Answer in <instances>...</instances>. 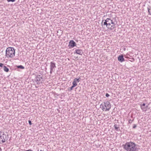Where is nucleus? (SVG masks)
<instances>
[{
    "label": "nucleus",
    "instance_id": "nucleus-23",
    "mask_svg": "<svg viewBox=\"0 0 151 151\" xmlns=\"http://www.w3.org/2000/svg\"><path fill=\"white\" fill-rule=\"evenodd\" d=\"M137 127V126L136 125V124H134L133 125V128L134 129V128H135Z\"/></svg>",
    "mask_w": 151,
    "mask_h": 151
},
{
    "label": "nucleus",
    "instance_id": "nucleus-15",
    "mask_svg": "<svg viewBox=\"0 0 151 151\" xmlns=\"http://www.w3.org/2000/svg\"><path fill=\"white\" fill-rule=\"evenodd\" d=\"M17 68H20L21 69H24V67L22 65L17 66Z\"/></svg>",
    "mask_w": 151,
    "mask_h": 151
},
{
    "label": "nucleus",
    "instance_id": "nucleus-26",
    "mask_svg": "<svg viewBox=\"0 0 151 151\" xmlns=\"http://www.w3.org/2000/svg\"><path fill=\"white\" fill-rule=\"evenodd\" d=\"M25 151H32V150L31 149H29L28 150H26Z\"/></svg>",
    "mask_w": 151,
    "mask_h": 151
},
{
    "label": "nucleus",
    "instance_id": "nucleus-28",
    "mask_svg": "<svg viewBox=\"0 0 151 151\" xmlns=\"http://www.w3.org/2000/svg\"><path fill=\"white\" fill-rule=\"evenodd\" d=\"M40 151H43L42 150H40Z\"/></svg>",
    "mask_w": 151,
    "mask_h": 151
},
{
    "label": "nucleus",
    "instance_id": "nucleus-27",
    "mask_svg": "<svg viewBox=\"0 0 151 151\" xmlns=\"http://www.w3.org/2000/svg\"><path fill=\"white\" fill-rule=\"evenodd\" d=\"M1 132L0 131V136L1 135Z\"/></svg>",
    "mask_w": 151,
    "mask_h": 151
},
{
    "label": "nucleus",
    "instance_id": "nucleus-5",
    "mask_svg": "<svg viewBox=\"0 0 151 151\" xmlns=\"http://www.w3.org/2000/svg\"><path fill=\"white\" fill-rule=\"evenodd\" d=\"M8 139L7 136L4 133L0 136V142H2L3 143L5 142Z\"/></svg>",
    "mask_w": 151,
    "mask_h": 151
},
{
    "label": "nucleus",
    "instance_id": "nucleus-4",
    "mask_svg": "<svg viewBox=\"0 0 151 151\" xmlns=\"http://www.w3.org/2000/svg\"><path fill=\"white\" fill-rule=\"evenodd\" d=\"M100 107L102 108L103 111H109L111 108V104L109 102L106 101L101 104L100 105Z\"/></svg>",
    "mask_w": 151,
    "mask_h": 151
},
{
    "label": "nucleus",
    "instance_id": "nucleus-13",
    "mask_svg": "<svg viewBox=\"0 0 151 151\" xmlns=\"http://www.w3.org/2000/svg\"><path fill=\"white\" fill-rule=\"evenodd\" d=\"M4 70L6 72H8L9 71V68L5 66H4Z\"/></svg>",
    "mask_w": 151,
    "mask_h": 151
},
{
    "label": "nucleus",
    "instance_id": "nucleus-10",
    "mask_svg": "<svg viewBox=\"0 0 151 151\" xmlns=\"http://www.w3.org/2000/svg\"><path fill=\"white\" fill-rule=\"evenodd\" d=\"M75 53L80 55H82L83 53V52L82 50L80 49H77L76 50Z\"/></svg>",
    "mask_w": 151,
    "mask_h": 151
},
{
    "label": "nucleus",
    "instance_id": "nucleus-8",
    "mask_svg": "<svg viewBox=\"0 0 151 151\" xmlns=\"http://www.w3.org/2000/svg\"><path fill=\"white\" fill-rule=\"evenodd\" d=\"M76 42L73 40H70L69 42V46H70L71 47H73L74 46H76Z\"/></svg>",
    "mask_w": 151,
    "mask_h": 151
},
{
    "label": "nucleus",
    "instance_id": "nucleus-18",
    "mask_svg": "<svg viewBox=\"0 0 151 151\" xmlns=\"http://www.w3.org/2000/svg\"><path fill=\"white\" fill-rule=\"evenodd\" d=\"M75 86H72L71 87H70V89L69 90L70 91L72 90L73 89V88Z\"/></svg>",
    "mask_w": 151,
    "mask_h": 151
},
{
    "label": "nucleus",
    "instance_id": "nucleus-14",
    "mask_svg": "<svg viewBox=\"0 0 151 151\" xmlns=\"http://www.w3.org/2000/svg\"><path fill=\"white\" fill-rule=\"evenodd\" d=\"M76 81L74 79V80L73 82V85L75 87L77 85V83H76Z\"/></svg>",
    "mask_w": 151,
    "mask_h": 151
},
{
    "label": "nucleus",
    "instance_id": "nucleus-16",
    "mask_svg": "<svg viewBox=\"0 0 151 151\" xmlns=\"http://www.w3.org/2000/svg\"><path fill=\"white\" fill-rule=\"evenodd\" d=\"M80 78H75L74 79L76 81L78 82H79L80 81Z\"/></svg>",
    "mask_w": 151,
    "mask_h": 151
},
{
    "label": "nucleus",
    "instance_id": "nucleus-21",
    "mask_svg": "<svg viewBox=\"0 0 151 151\" xmlns=\"http://www.w3.org/2000/svg\"><path fill=\"white\" fill-rule=\"evenodd\" d=\"M28 122H29V124L30 125H31L32 124V122H31V121L30 120H28Z\"/></svg>",
    "mask_w": 151,
    "mask_h": 151
},
{
    "label": "nucleus",
    "instance_id": "nucleus-19",
    "mask_svg": "<svg viewBox=\"0 0 151 151\" xmlns=\"http://www.w3.org/2000/svg\"><path fill=\"white\" fill-rule=\"evenodd\" d=\"M133 120H134V119H133L132 120L131 119H130L129 120V124L131 123H132V122L133 121Z\"/></svg>",
    "mask_w": 151,
    "mask_h": 151
},
{
    "label": "nucleus",
    "instance_id": "nucleus-1",
    "mask_svg": "<svg viewBox=\"0 0 151 151\" xmlns=\"http://www.w3.org/2000/svg\"><path fill=\"white\" fill-rule=\"evenodd\" d=\"M123 146L127 151H137V145L131 142H126Z\"/></svg>",
    "mask_w": 151,
    "mask_h": 151
},
{
    "label": "nucleus",
    "instance_id": "nucleus-20",
    "mask_svg": "<svg viewBox=\"0 0 151 151\" xmlns=\"http://www.w3.org/2000/svg\"><path fill=\"white\" fill-rule=\"evenodd\" d=\"M16 0H7V1L8 2H13Z\"/></svg>",
    "mask_w": 151,
    "mask_h": 151
},
{
    "label": "nucleus",
    "instance_id": "nucleus-11",
    "mask_svg": "<svg viewBox=\"0 0 151 151\" xmlns=\"http://www.w3.org/2000/svg\"><path fill=\"white\" fill-rule=\"evenodd\" d=\"M148 107V106L146 105V106H141V109L143 111H145L146 109V108Z\"/></svg>",
    "mask_w": 151,
    "mask_h": 151
},
{
    "label": "nucleus",
    "instance_id": "nucleus-2",
    "mask_svg": "<svg viewBox=\"0 0 151 151\" xmlns=\"http://www.w3.org/2000/svg\"><path fill=\"white\" fill-rule=\"evenodd\" d=\"M103 20L102 22V26L106 25V27L111 30L113 29L116 27V24L114 23V21L110 18H107L103 24Z\"/></svg>",
    "mask_w": 151,
    "mask_h": 151
},
{
    "label": "nucleus",
    "instance_id": "nucleus-6",
    "mask_svg": "<svg viewBox=\"0 0 151 151\" xmlns=\"http://www.w3.org/2000/svg\"><path fill=\"white\" fill-rule=\"evenodd\" d=\"M56 68V66H55V63L52 62H50V74H52V72L53 71H54L55 68Z\"/></svg>",
    "mask_w": 151,
    "mask_h": 151
},
{
    "label": "nucleus",
    "instance_id": "nucleus-17",
    "mask_svg": "<svg viewBox=\"0 0 151 151\" xmlns=\"http://www.w3.org/2000/svg\"><path fill=\"white\" fill-rule=\"evenodd\" d=\"M114 127L115 129L117 130H118V129L119 128V127H118L117 126V125L116 124H115L114 126Z\"/></svg>",
    "mask_w": 151,
    "mask_h": 151
},
{
    "label": "nucleus",
    "instance_id": "nucleus-22",
    "mask_svg": "<svg viewBox=\"0 0 151 151\" xmlns=\"http://www.w3.org/2000/svg\"><path fill=\"white\" fill-rule=\"evenodd\" d=\"M145 106V103H143V104H140V106Z\"/></svg>",
    "mask_w": 151,
    "mask_h": 151
},
{
    "label": "nucleus",
    "instance_id": "nucleus-25",
    "mask_svg": "<svg viewBox=\"0 0 151 151\" xmlns=\"http://www.w3.org/2000/svg\"><path fill=\"white\" fill-rule=\"evenodd\" d=\"M3 63H0V67H2L3 66Z\"/></svg>",
    "mask_w": 151,
    "mask_h": 151
},
{
    "label": "nucleus",
    "instance_id": "nucleus-24",
    "mask_svg": "<svg viewBox=\"0 0 151 151\" xmlns=\"http://www.w3.org/2000/svg\"><path fill=\"white\" fill-rule=\"evenodd\" d=\"M106 97H108L109 96V95L108 93H106Z\"/></svg>",
    "mask_w": 151,
    "mask_h": 151
},
{
    "label": "nucleus",
    "instance_id": "nucleus-12",
    "mask_svg": "<svg viewBox=\"0 0 151 151\" xmlns=\"http://www.w3.org/2000/svg\"><path fill=\"white\" fill-rule=\"evenodd\" d=\"M148 9V14L150 15H151V6H149L147 8Z\"/></svg>",
    "mask_w": 151,
    "mask_h": 151
},
{
    "label": "nucleus",
    "instance_id": "nucleus-9",
    "mask_svg": "<svg viewBox=\"0 0 151 151\" xmlns=\"http://www.w3.org/2000/svg\"><path fill=\"white\" fill-rule=\"evenodd\" d=\"M118 59L119 61L121 62H122L125 61L124 59L123 58V56L122 55H120L118 57Z\"/></svg>",
    "mask_w": 151,
    "mask_h": 151
},
{
    "label": "nucleus",
    "instance_id": "nucleus-3",
    "mask_svg": "<svg viewBox=\"0 0 151 151\" xmlns=\"http://www.w3.org/2000/svg\"><path fill=\"white\" fill-rule=\"evenodd\" d=\"M15 51L14 48L12 47L7 48L5 51V58H12L14 56Z\"/></svg>",
    "mask_w": 151,
    "mask_h": 151
},
{
    "label": "nucleus",
    "instance_id": "nucleus-7",
    "mask_svg": "<svg viewBox=\"0 0 151 151\" xmlns=\"http://www.w3.org/2000/svg\"><path fill=\"white\" fill-rule=\"evenodd\" d=\"M42 78L41 77L40 75L36 77L35 81V82L39 85L40 84L42 83Z\"/></svg>",
    "mask_w": 151,
    "mask_h": 151
}]
</instances>
